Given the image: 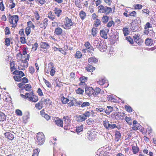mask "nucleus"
<instances>
[{"instance_id":"7","label":"nucleus","mask_w":156,"mask_h":156,"mask_svg":"<svg viewBox=\"0 0 156 156\" xmlns=\"http://www.w3.org/2000/svg\"><path fill=\"white\" fill-rule=\"evenodd\" d=\"M85 91L86 94L88 96L93 95L94 92V90L92 87H86L85 88Z\"/></svg>"},{"instance_id":"21","label":"nucleus","mask_w":156,"mask_h":156,"mask_svg":"<svg viewBox=\"0 0 156 156\" xmlns=\"http://www.w3.org/2000/svg\"><path fill=\"white\" fill-rule=\"evenodd\" d=\"M62 32V30L60 27H58L55 28L54 33L56 35L59 36L61 35Z\"/></svg>"},{"instance_id":"8","label":"nucleus","mask_w":156,"mask_h":156,"mask_svg":"<svg viewBox=\"0 0 156 156\" xmlns=\"http://www.w3.org/2000/svg\"><path fill=\"white\" fill-rule=\"evenodd\" d=\"M53 65V63L52 62H51L48 64V68L50 67V74L52 76L54 75L55 72V68Z\"/></svg>"},{"instance_id":"18","label":"nucleus","mask_w":156,"mask_h":156,"mask_svg":"<svg viewBox=\"0 0 156 156\" xmlns=\"http://www.w3.org/2000/svg\"><path fill=\"white\" fill-rule=\"evenodd\" d=\"M130 29L132 32H138L139 28L138 26L133 24L130 27Z\"/></svg>"},{"instance_id":"58","label":"nucleus","mask_w":156,"mask_h":156,"mask_svg":"<svg viewBox=\"0 0 156 156\" xmlns=\"http://www.w3.org/2000/svg\"><path fill=\"white\" fill-rule=\"evenodd\" d=\"M152 28L151 25L149 22H147L145 25L144 29H148L149 28Z\"/></svg>"},{"instance_id":"19","label":"nucleus","mask_w":156,"mask_h":156,"mask_svg":"<svg viewBox=\"0 0 156 156\" xmlns=\"http://www.w3.org/2000/svg\"><path fill=\"white\" fill-rule=\"evenodd\" d=\"M115 140L117 142H118L119 140L120 139L121 136V133L119 131H116L115 133Z\"/></svg>"},{"instance_id":"31","label":"nucleus","mask_w":156,"mask_h":156,"mask_svg":"<svg viewBox=\"0 0 156 156\" xmlns=\"http://www.w3.org/2000/svg\"><path fill=\"white\" fill-rule=\"evenodd\" d=\"M94 97H96L99 93H101V89L98 87H96L94 90Z\"/></svg>"},{"instance_id":"23","label":"nucleus","mask_w":156,"mask_h":156,"mask_svg":"<svg viewBox=\"0 0 156 156\" xmlns=\"http://www.w3.org/2000/svg\"><path fill=\"white\" fill-rule=\"evenodd\" d=\"M33 97H33V96H28V100L30 101H31L34 102H36L38 100V98L37 96H34Z\"/></svg>"},{"instance_id":"49","label":"nucleus","mask_w":156,"mask_h":156,"mask_svg":"<svg viewBox=\"0 0 156 156\" xmlns=\"http://www.w3.org/2000/svg\"><path fill=\"white\" fill-rule=\"evenodd\" d=\"M116 128H118L119 129V128H118V127L115 124H109L108 125V130L110 129H113Z\"/></svg>"},{"instance_id":"61","label":"nucleus","mask_w":156,"mask_h":156,"mask_svg":"<svg viewBox=\"0 0 156 156\" xmlns=\"http://www.w3.org/2000/svg\"><path fill=\"white\" fill-rule=\"evenodd\" d=\"M142 5H141L139 4H137L134 6V8L135 9H142Z\"/></svg>"},{"instance_id":"28","label":"nucleus","mask_w":156,"mask_h":156,"mask_svg":"<svg viewBox=\"0 0 156 156\" xmlns=\"http://www.w3.org/2000/svg\"><path fill=\"white\" fill-rule=\"evenodd\" d=\"M41 48L48 49L49 48L50 46L48 43L46 42H41Z\"/></svg>"},{"instance_id":"53","label":"nucleus","mask_w":156,"mask_h":156,"mask_svg":"<svg viewBox=\"0 0 156 156\" xmlns=\"http://www.w3.org/2000/svg\"><path fill=\"white\" fill-rule=\"evenodd\" d=\"M87 77L85 76H82L80 78V82H82L85 83L87 81Z\"/></svg>"},{"instance_id":"50","label":"nucleus","mask_w":156,"mask_h":156,"mask_svg":"<svg viewBox=\"0 0 156 156\" xmlns=\"http://www.w3.org/2000/svg\"><path fill=\"white\" fill-rule=\"evenodd\" d=\"M123 34L125 36H127L129 34V30L127 28H123Z\"/></svg>"},{"instance_id":"64","label":"nucleus","mask_w":156,"mask_h":156,"mask_svg":"<svg viewBox=\"0 0 156 156\" xmlns=\"http://www.w3.org/2000/svg\"><path fill=\"white\" fill-rule=\"evenodd\" d=\"M37 92L39 96H43V94L42 92V91L40 88H38V89Z\"/></svg>"},{"instance_id":"41","label":"nucleus","mask_w":156,"mask_h":156,"mask_svg":"<svg viewBox=\"0 0 156 156\" xmlns=\"http://www.w3.org/2000/svg\"><path fill=\"white\" fill-rule=\"evenodd\" d=\"M22 77L20 76L17 75H15L13 77V78L15 81L17 82H20L22 80L21 78Z\"/></svg>"},{"instance_id":"52","label":"nucleus","mask_w":156,"mask_h":156,"mask_svg":"<svg viewBox=\"0 0 156 156\" xmlns=\"http://www.w3.org/2000/svg\"><path fill=\"white\" fill-rule=\"evenodd\" d=\"M90 105V104L89 102H85L82 103L81 106V107L82 108H84L85 107H87Z\"/></svg>"},{"instance_id":"29","label":"nucleus","mask_w":156,"mask_h":156,"mask_svg":"<svg viewBox=\"0 0 156 156\" xmlns=\"http://www.w3.org/2000/svg\"><path fill=\"white\" fill-rule=\"evenodd\" d=\"M109 17L107 15L104 16L102 17L101 21L102 23H106L108 21Z\"/></svg>"},{"instance_id":"30","label":"nucleus","mask_w":156,"mask_h":156,"mask_svg":"<svg viewBox=\"0 0 156 156\" xmlns=\"http://www.w3.org/2000/svg\"><path fill=\"white\" fill-rule=\"evenodd\" d=\"M107 98L108 101H110L111 102L115 103L117 102V100L114 98V97L112 95H107Z\"/></svg>"},{"instance_id":"24","label":"nucleus","mask_w":156,"mask_h":156,"mask_svg":"<svg viewBox=\"0 0 156 156\" xmlns=\"http://www.w3.org/2000/svg\"><path fill=\"white\" fill-rule=\"evenodd\" d=\"M98 61V59L94 57H92L88 59V62L91 64L93 63H96Z\"/></svg>"},{"instance_id":"62","label":"nucleus","mask_w":156,"mask_h":156,"mask_svg":"<svg viewBox=\"0 0 156 156\" xmlns=\"http://www.w3.org/2000/svg\"><path fill=\"white\" fill-rule=\"evenodd\" d=\"M126 40L128 41L131 44H133V40L132 38H131L130 37H126Z\"/></svg>"},{"instance_id":"1","label":"nucleus","mask_w":156,"mask_h":156,"mask_svg":"<svg viewBox=\"0 0 156 156\" xmlns=\"http://www.w3.org/2000/svg\"><path fill=\"white\" fill-rule=\"evenodd\" d=\"M93 45L94 47L97 48L101 51L102 52L105 51L107 48V45L104 44V41H101L98 38L94 40Z\"/></svg>"},{"instance_id":"11","label":"nucleus","mask_w":156,"mask_h":156,"mask_svg":"<svg viewBox=\"0 0 156 156\" xmlns=\"http://www.w3.org/2000/svg\"><path fill=\"white\" fill-rule=\"evenodd\" d=\"M54 11L55 14L58 17H59L62 12V10L57 7H55V8L54 10Z\"/></svg>"},{"instance_id":"48","label":"nucleus","mask_w":156,"mask_h":156,"mask_svg":"<svg viewBox=\"0 0 156 156\" xmlns=\"http://www.w3.org/2000/svg\"><path fill=\"white\" fill-rule=\"evenodd\" d=\"M125 108L126 111L129 112H132V108L130 106H127L126 105L125 106Z\"/></svg>"},{"instance_id":"33","label":"nucleus","mask_w":156,"mask_h":156,"mask_svg":"<svg viewBox=\"0 0 156 156\" xmlns=\"http://www.w3.org/2000/svg\"><path fill=\"white\" fill-rule=\"evenodd\" d=\"M55 15L52 14L51 11H50L48 13V17L51 20L53 21L55 19Z\"/></svg>"},{"instance_id":"10","label":"nucleus","mask_w":156,"mask_h":156,"mask_svg":"<svg viewBox=\"0 0 156 156\" xmlns=\"http://www.w3.org/2000/svg\"><path fill=\"white\" fill-rule=\"evenodd\" d=\"M87 119V118L83 115H77L76 118V120L78 122H81L85 121Z\"/></svg>"},{"instance_id":"22","label":"nucleus","mask_w":156,"mask_h":156,"mask_svg":"<svg viewBox=\"0 0 156 156\" xmlns=\"http://www.w3.org/2000/svg\"><path fill=\"white\" fill-rule=\"evenodd\" d=\"M100 35L103 38L106 39L108 38L107 33L106 31L104 30H100Z\"/></svg>"},{"instance_id":"12","label":"nucleus","mask_w":156,"mask_h":156,"mask_svg":"<svg viewBox=\"0 0 156 156\" xmlns=\"http://www.w3.org/2000/svg\"><path fill=\"white\" fill-rule=\"evenodd\" d=\"M55 123L58 126L63 127V121L58 118H56V119L55 120Z\"/></svg>"},{"instance_id":"35","label":"nucleus","mask_w":156,"mask_h":156,"mask_svg":"<svg viewBox=\"0 0 156 156\" xmlns=\"http://www.w3.org/2000/svg\"><path fill=\"white\" fill-rule=\"evenodd\" d=\"M6 117L5 114L0 112V121H4L6 119Z\"/></svg>"},{"instance_id":"36","label":"nucleus","mask_w":156,"mask_h":156,"mask_svg":"<svg viewBox=\"0 0 156 156\" xmlns=\"http://www.w3.org/2000/svg\"><path fill=\"white\" fill-rule=\"evenodd\" d=\"M42 112H43V110L41 111L40 113L42 116L46 119L47 120H48L50 119V116L48 115L47 114H45V113L43 114L42 113Z\"/></svg>"},{"instance_id":"6","label":"nucleus","mask_w":156,"mask_h":156,"mask_svg":"<svg viewBox=\"0 0 156 156\" xmlns=\"http://www.w3.org/2000/svg\"><path fill=\"white\" fill-rule=\"evenodd\" d=\"M122 114H123V113H121L120 112H114L112 114V117L114 119L119 120L121 119L122 117H123Z\"/></svg>"},{"instance_id":"2","label":"nucleus","mask_w":156,"mask_h":156,"mask_svg":"<svg viewBox=\"0 0 156 156\" xmlns=\"http://www.w3.org/2000/svg\"><path fill=\"white\" fill-rule=\"evenodd\" d=\"M115 7H114V10L113 11L112 9L110 7L105 6L102 5H100L98 7V12L101 13H103L105 15L114 13L115 12Z\"/></svg>"},{"instance_id":"26","label":"nucleus","mask_w":156,"mask_h":156,"mask_svg":"<svg viewBox=\"0 0 156 156\" xmlns=\"http://www.w3.org/2000/svg\"><path fill=\"white\" fill-rule=\"evenodd\" d=\"M133 152L134 154H136L139 151V148L136 146H133L132 148Z\"/></svg>"},{"instance_id":"37","label":"nucleus","mask_w":156,"mask_h":156,"mask_svg":"<svg viewBox=\"0 0 156 156\" xmlns=\"http://www.w3.org/2000/svg\"><path fill=\"white\" fill-rule=\"evenodd\" d=\"M80 16L82 20H84L86 16V13L83 11H81L80 12Z\"/></svg>"},{"instance_id":"45","label":"nucleus","mask_w":156,"mask_h":156,"mask_svg":"<svg viewBox=\"0 0 156 156\" xmlns=\"http://www.w3.org/2000/svg\"><path fill=\"white\" fill-rule=\"evenodd\" d=\"M25 31L26 34L28 36L31 32L30 27L29 26L27 27L25 29Z\"/></svg>"},{"instance_id":"44","label":"nucleus","mask_w":156,"mask_h":156,"mask_svg":"<svg viewBox=\"0 0 156 156\" xmlns=\"http://www.w3.org/2000/svg\"><path fill=\"white\" fill-rule=\"evenodd\" d=\"M27 60H28L27 58H26L25 59V60L23 61V63H24V64L23 65V68H21V69L23 70L24 69H25L26 65V66H27L28 64V63Z\"/></svg>"},{"instance_id":"14","label":"nucleus","mask_w":156,"mask_h":156,"mask_svg":"<svg viewBox=\"0 0 156 156\" xmlns=\"http://www.w3.org/2000/svg\"><path fill=\"white\" fill-rule=\"evenodd\" d=\"M86 70L88 72H92L95 69V68L91 64H88L85 68Z\"/></svg>"},{"instance_id":"32","label":"nucleus","mask_w":156,"mask_h":156,"mask_svg":"<svg viewBox=\"0 0 156 156\" xmlns=\"http://www.w3.org/2000/svg\"><path fill=\"white\" fill-rule=\"evenodd\" d=\"M82 56V54L79 51H77L75 54V57L77 59L80 58Z\"/></svg>"},{"instance_id":"27","label":"nucleus","mask_w":156,"mask_h":156,"mask_svg":"<svg viewBox=\"0 0 156 156\" xmlns=\"http://www.w3.org/2000/svg\"><path fill=\"white\" fill-rule=\"evenodd\" d=\"M113 107L111 106H107L105 112L107 115H109L113 111Z\"/></svg>"},{"instance_id":"15","label":"nucleus","mask_w":156,"mask_h":156,"mask_svg":"<svg viewBox=\"0 0 156 156\" xmlns=\"http://www.w3.org/2000/svg\"><path fill=\"white\" fill-rule=\"evenodd\" d=\"M63 119L64 120L65 124L66 126H68L69 124L71 119L69 117L67 116H64Z\"/></svg>"},{"instance_id":"5","label":"nucleus","mask_w":156,"mask_h":156,"mask_svg":"<svg viewBox=\"0 0 156 156\" xmlns=\"http://www.w3.org/2000/svg\"><path fill=\"white\" fill-rule=\"evenodd\" d=\"M64 22V25L62 27L65 29H70L71 27L73 25L71 19H69L67 16L65 17Z\"/></svg>"},{"instance_id":"16","label":"nucleus","mask_w":156,"mask_h":156,"mask_svg":"<svg viewBox=\"0 0 156 156\" xmlns=\"http://www.w3.org/2000/svg\"><path fill=\"white\" fill-rule=\"evenodd\" d=\"M87 138L90 141H93L95 139V136L93 133L90 132L87 133Z\"/></svg>"},{"instance_id":"38","label":"nucleus","mask_w":156,"mask_h":156,"mask_svg":"<svg viewBox=\"0 0 156 156\" xmlns=\"http://www.w3.org/2000/svg\"><path fill=\"white\" fill-rule=\"evenodd\" d=\"M106 80L105 78H101L99 81H98L97 83L100 85H103L106 83Z\"/></svg>"},{"instance_id":"60","label":"nucleus","mask_w":156,"mask_h":156,"mask_svg":"<svg viewBox=\"0 0 156 156\" xmlns=\"http://www.w3.org/2000/svg\"><path fill=\"white\" fill-rule=\"evenodd\" d=\"M95 111L97 112H105V110L102 108H96Z\"/></svg>"},{"instance_id":"46","label":"nucleus","mask_w":156,"mask_h":156,"mask_svg":"<svg viewBox=\"0 0 156 156\" xmlns=\"http://www.w3.org/2000/svg\"><path fill=\"white\" fill-rule=\"evenodd\" d=\"M40 151L39 149H35L33 151V154L32 156H38V154Z\"/></svg>"},{"instance_id":"40","label":"nucleus","mask_w":156,"mask_h":156,"mask_svg":"<svg viewBox=\"0 0 156 156\" xmlns=\"http://www.w3.org/2000/svg\"><path fill=\"white\" fill-rule=\"evenodd\" d=\"M83 126L81 125L80 126L77 127L76 129V132L78 134L80 133V132L83 131Z\"/></svg>"},{"instance_id":"34","label":"nucleus","mask_w":156,"mask_h":156,"mask_svg":"<svg viewBox=\"0 0 156 156\" xmlns=\"http://www.w3.org/2000/svg\"><path fill=\"white\" fill-rule=\"evenodd\" d=\"M152 40L149 38H147L145 41V43L146 45H151L152 44Z\"/></svg>"},{"instance_id":"63","label":"nucleus","mask_w":156,"mask_h":156,"mask_svg":"<svg viewBox=\"0 0 156 156\" xmlns=\"http://www.w3.org/2000/svg\"><path fill=\"white\" fill-rule=\"evenodd\" d=\"M5 44L6 45L8 46L10 45V40L9 38H6L5 41Z\"/></svg>"},{"instance_id":"39","label":"nucleus","mask_w":156,"mask_h":156,"mask_svg":"<svg viewBox=\"0 0 156 156\" xmlns=\"http://www.w3.org/2000/svg\"><path fill=\"white\" fill-rule=\"evenodd\" d=\"M61 100L62 103L63 104H66L69 101V99L67 98H65L64 97H62Z\"/></svg>"},{"instance_id":"56","label":"nucleus","mask_w":156,"mask_h":156,"mask_svg":"<svg viewBox=\"0 0 156 156\" xmlns=\"http://www.w3.org/2000/svg\"><path fill=\"white\" fill-rule=\"evenodd\" d=\"M114 25V23L113 21H109L107 24V27H111L112 25Z\"/></svg>"},{"instance_id":"17","label":"nucleus","mask_w":156,"mask_h":156,"mask_svg":"<svg viewBox=\"0 0 156 156\" xmlns=\"http://www.w3.org/2000/svg\"><path fill=\"white\" fill-rule=\"evenodd\" d=\"M43 102L42 101H39L35 105V107L37 109L41 110L43 107Z\"/></svg>"},{"instance_id":"47","label":"nucleus","mask_w":156,"mask_h":156,"mask_svg":"<svg viewBox=\"0 0 156 156\" xmlns=\"http://www.w3.org/2000/svg\"><path fill=\"white\" fill-rule=\"evenodd\" d=\"M91 113V112L86 111L83 114V115L87 118L90 116Z\"/></svg>"},{"instance_id":"59","label":"nucleus","mask_w":156,"mask_h":156,"mask_svg":"<svg viewBox=\"0 0 156 156\" xmlns=\"http://www.w3.org/2000/svg\"><path fill=\"white\" fill-rule=\"evenodd\" d=\"M16 114L19 116H22V112L19 109H17L16 111Z\"/></svg>"},{"instance_id":"54","label":"nucleus","mask_w":156,"mask_h":156,"mask_svg":"<svg viewBox=\"0 0 156 156\" xmlns=\"http://www.w3.org/2000/svg\"><path fill=\"white\" fill-rule=\"evenodd\" d=\"M38 46V45L37 43H35L33 45L32 49L34 50V51H36L37 49Z\"/></svg>"},{"instance_id":"57","label":"nucleus","mask_w":156,"mask_h":156,"mask_svg":"<svg viewBox=\"0 0 156 156\" xmlns=\"http://www.w3.org/2000/svg\"><path fill=\"white\" fill-rule=\"evenodd\" d=\"M101 22L99 19H97L96 21H95V25L96 27H97L99 25L101 24Z\"/></svg>"},{"instance_id":"9","label":"nucleus","mask_w":156,"mask_h":156,"mask_svg":"<svg viewBox=\"0 0 156 156\" xmlns=\"http://www.w3.org/2000/svg\"><path fill=\"white\" fill-rule=\"evenodd\" d=\"M48 21L47 18H45L43 21V23L40 24L39 26L41 28L45 29L48 26Z\"/></svg>"},{"instance_id":"3","label":"nucleus","mask_w":156,"mask_h":156,"mask_svg":"<svg viewBox=\"0 0 156 156\" xmlns=\"http://www.w3.org/2000/svg\"><path fill=\"white\" fill-rule=\"evenodd\" d=\"M8 20L10 24L12 25V27L15 28L17 26V23L19 20V16L17 15H13L11 16L9 14V15Z\"/></svg>"},{"instance_id":"42","label":"nucleus","mask_w":156,"mask_h":156,"mask_svg":"<svg viewBox=\"0 0 156 156\" xmlns=\"http://www.w3.org/2000/svg\"><path fill=\"white\" fill-rule=\"evenodd\" d=\"M97 29L93 27L92 29L91 34L93 37L96 36L97 33Z\"/></svg>"},{"instance_id":"20","label":"nucleus","mask_w":156,"mask_h":156,"mask_svg":"<svg viewBox=\"0 0 156 156\" xmlns=\"http://www.w3.org/2000/svg\"><path fill=\"white\" fill-rule=\"evenodd\" d=\"M144 33L148 36H153L154 33L152 30H149V29H148L145 30Z\"/></svg>"},{"instance_id":"55","label":"nucleus","mask_w":156,"mask_h":156,"mask_svg":"<svg viewBox=\"0 0 156 156\" xmlns=\"http://www.w3.org/2000/svg\"><path fill=\"white\" fill-rule=\"evenodd\" d=\"M83 92V90L80 88H78L76 91V93L78 94H82Z\"/></svg>"},{"instance_id":"43","label":"nucleus","mask_w":156,"mask_h":156,"mask_svg":"<svg viewBox=\"0 0 156 156\" xmlns=\"http://www.w3.org/2000/svg\"><path fill=\"white\" fill-rule=\"evenodd\" d=\"M109 124L108 121L105 120L103 121V125L108 130V125Z\"/></svg>"},{"instance_id":"4","label":"nucleus","mask_w":156,"mask_h":156,"mask_svg":"<svg viewBox=\"0 0 156 156\" xmlns=\"http://www.w3.org/2000/svg\"><path fill=\"white\" fill-rule=\"evenodd\" d=\"M45 137L43 133L40 132L37 134L36 142L38 145H41L44 142Z\"/></svg>"},{"instance_id":"25","label":"nucleus","mask_w":156,"mask_h":156,"mask_svg":"<svg viewBox=\"0 0 156 156\" xmlns=\"http://www.w3.org/2000/svg\"><path fill=\"white\" fill-rule=\"evenodd\" d=\"M13 74L15 75H17L20 76L21 77L24 76V73L22 71H19L18 70H15L13 73Z\"/></svg>"},{"instance_id":"51","label":"nucleus","mask_w":156,"mask_h":156,"mask_svg":"<svg viewBox=\"0 0 156 156\" xmlns=\"http://www.w3.org/2000/svg\"><path fill=\"white\" fill-rule=\"evenodd\" d=\"M31 88V86L29 84H27L25 85L24 88L27 91H29Z\"/></svg>"},{"instance_id":"13","label":"nucleus","mask_w":156,"mask_h":156,"mask_svg":"<svg viewBox=\"0 0 156 156\" xmlns=\"http://www.w3.org/2000/svg\"><path fill=\"white\" fill-rule=\"evenodd\" d=\"M5 137L10 140H12L14 138V135L9 132H6L5 133Z\"/></svg>"}]
</instances>
